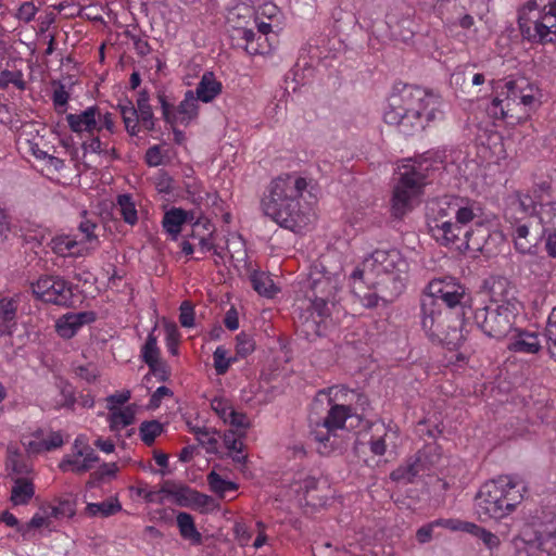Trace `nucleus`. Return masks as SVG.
Returning <instances> with one entry per match:
<instances>
[{
    "label": "nucleus",
    "instance_id": "nucleus-1",
    "mask_svg": "<svg viewBox=\"0 0 556 556\" xmlns=\"http://www.w3.org/2000/svg\"><path fill=\"white\" fill-rule=\"evenodd\" d=\"M442 99L433 92L413 85L396 89L389 99V109L384 112V122L397 126L400 132L412 136L426 126L442 118Z\"/></svg>",
    "mask_w": 556,
    "mask_h": 556
},
{
    "label": "nucleus",
    "instance_id": "nucleus-2",
    "mask_svg": "<svg viewBox=\"0 0 556 556\" xmlns=\"http://www.w3.org/2000/svg\"><path fill=\"white\" fill-rule=\"evenodd\" d=\"M306 179L292 174L273 179L261 199V210L280 227L293 232L303 231L311 223L301 211L300 199L306 189Z\"/></svg>",
    "mask_w": 556,
    "mask_h": 556
},
{
    "label": "nucleus",
    "instance_id": "nucleus-3",
    "mask_svg": "<svg viewBox=\"0 0 556 556\" xmlns=\"http://www.w3.org/2000/svg\"><path fill=\"white\" fill-rule=\"evenodd\" d=\"M486 285L490 304L476 308L473 320L485 336L500 340L514 329L520 302L516 298L515 287L507 278L492 277Z\"/></svg>",
    "mask_w": 556,
    "mask_h": 556
},
{
    "label": "nucleus",
    "instance_id": "nucleus-4",
    "mask_svg": "<svg viewBox=\"0 0 556 556\" xmlns=\"http://www.w3.org/2000/svg\"><path fill=\"white\" fill-rule=\"evenodd\" d=\"M526 488L514 476H500L486 481L476 495V509L481 518L502 519L513 513L523 498Z\"/></svg>",
    "mask_w": 556,
    "mask_h": 556
},
{
    "label": "nucleus",
    "instance_id": "nucleus-5",
    "mask_svg": "<svg viewBox=\"0 0 556 556\" xmlns=\"http://www.w3.org/2000/svg\"><path fill=\"white\" fill-rule=\"evenodd\" d=\"M464 312L452 311L442 306L431 296H421L420 324L431 341L456 349L463 341L460 331Z\"/></svg>",
    "mask_w": 556,
    "mask_h": 556
},
{
    "label": "nucleus",
    "instance_id": "nucleus-6",
    "mask_svg": "<svg viewBox=\"0 0 556 556\" xmlns=\"http://www.w3.org/2000/svg\"><path fill=\"white\" fill-rule=\"evenodd\" d=\"M368 278L381 286L384 302H392L404 290L407 262L397 250H376L363 262Z\"/></svg>",
    "mask_w": 556,
    "mask_h": 556
},
{
    "label": "nucleus",
    "instance_id": "nucleus-7",
    "mask_svg": "<svg viewBox=\"0 0 556 556\" xmlns=\"http://www.w3.org/2000/svg\"><path fill=\"white\" fill-rule=\"evenodd\" d=\"M518 25L528 41H556V0H529L519 11Z\"/></svg>",
    "mask_w": 556,
    "mask_h": 556
},
{
    "label": "nucleus",
    "instance_id": "nucleus-8",
    "mask_svg": "<svg viewBox=\"0 0 556 556\" xmlns=\"http://www.w3.org/2000/svg\"><path fill=\"white\" fill-rule=\"evenodd\" d=\"M430 166L429 157L425 155L415 159L410 164L402 166L391 199V212L394 217L402 218L412 211V201L421 192Z\"/></svg>",
    "mask_w": 556,
    "mask_h": 556
},
{
    "label": "nucleus",
    "instance_id": "nucleus-9",
    "mask_svg": "<svg viewBox=\"0 0 556 556\" xmlns=\"http://www.w3.org/2000/svg\"><path fill=\"white\" fill-rule=\"evenodd\" d=\"M30 287L34 295L46 303L66 307L73 304L72 283L61 276H41Z\"/></svg>",
    "mask_w": 556,
    "mask_h": 556
},
{
    "label": "nucleus",
    "instance_id": "nucleus-10",
    "mask_svg": "<svg viewBox=\"0 0 556 556\" xmlns=\"http://www.w3.org/2000/svg\"><path fill=\"white\" fill-rule=\"evenodd\" d=\"M357 415V407L353 403H333L331 404L328 414L321 420H317L315 426L312 427L311 434L314 440L319 443L329 441L333 431L344 428L348 418Z\"/></svg>",
    "mask_w": 556,
    "mask_h": 556
},
{
    "label": "nucleus",
    "instance_id": "nucleus-11",
    "mask_svg": "<svg viewBox=\"0 0 556 556\" xmlns=\"http://www.w3.org/2000/svg\"><path fill=\"white\" fill-rule=\"evenodd\" d=\"M422 296H431L442 306L448 307L452 311H463V299L465 298V288L452 278L434 279L428 285V293Z\"/></svg>",
    "mask_w": 556,
    "mask_h": 556
},
{
    "label": "nucleus",
    "instance_id": "nucleus-12",
    "mask_svg": "<svg viewBox=\"0 0 556 556\" xmlns=\"http://www.w3.org/2000/svg\"><path fill=\"white\" fill-rule=\"evenodd\" d=\"M350 280L352 293L358 299L363 306L371 308L377 306L379 300L383 301L381 286L377 285L376 278H368L364 266L356 268L352 273Z\"/></svg>",
    "mask_w": 556,
    "mask_h": 556
},
{
    "label": "nucleus",
    "instance_id": "nucleus-13",
    "mask_svg": "<svg viewBox=\"0 0 556 556\" xmlns=\"http://www.w3.org/2000/svg\"><path fill=\"white\" fill-rule=\"evenodd\" d=\"M431 236L444 247L454 250H462L463 240L468 233V228H465L454 219L441 222L440 219H430L428 223Z\"/></svg>",
    "mask_w": 556,
    "mask_h": 556
},
{
    "label": "nucleus",
    "instance_id": "nucleus-14",
    "mask_svg": "<svg viewBox=\"0 0 556 556\" xmlns=\"http://www.w3.org/2000/svg\"><path fill=\"white\" fill-rule=\"evenodd\" d=\"M527 87L526 78L511 79L505 83L506 96L504 99L495 97L489 111L496 118H506L514 110L515 105H519L521 100L522 88Z\"/></svg>",
    "mask_w": 556,
    "mask_h": 556
},
{
    "label": "nucleus",
    "instance_id": "nucleus-15",
    "mask_svg": "<svg viewBox=\"0 0 556 556\" xmlns=\"http://www.w3.org/2000/svg\"><path fill=\"white\" fill-rule=\"evenodd\" d=\"M515 248L522 254L532 253L538 247L544 232L540 230L536 220L511 224Z\"/></svg>",
    "mask_w": 556,
    "mask_h": 556
},
{
    "label": "nucleus",
    "instance_id": "nucleus-16",
    "mask_svg": "<svg viewBox=\"0 0 556 556\" xmlns=\"http://www.w3.org/2000/svg\"><path fill=\"white\" fill-rule=\"evenodd\" d=\"M534 201L530 195H517L505 210V218L508 223H523L535 220L533 213H536Z\"/></svg>",
    "mask_w": 556,
    "mask_h": 556
},
{
    "label": "nucleus",
    "instance_id": "nucleus-17",
    "mask_svg": "<svg viewBox=\"0 0 556 556\" xmlns=\"http://www.w3.org/2000/svg\"><path fill=\"white\" fill-rule=\"evenodd\" d=\"M97 115H99V108L92 105L78 114H67L66 122L73 132H88L92 135L94 130L101 131V127H98Z\"/></svg>",
    "mask_w": 556,
    "mask_h": 556
},
{
    "label": "nucleus",
    "instance_id": "nucleus-18",
    "mask_svg": "<svg viewBox=\"0 0 556 556\" xmlns=\"http://www.w3.org/2000/svg\"><path fill=\"white\" fill-rule=\"evenodd\" d=\"M99 462V456L90 446H85L78 450L75 457L64 458L59 467L62 471L71 470L75 473H84L89 471L96 463Z\"/></svg>",
    "mask_w": 556,
    "mask_h": 556
},
{
    "label": "nucleus",
    "instance_id": "nucleus-19",
    "mask_svg": "<svg viewBox=\"0 0 556 556\" xmlns=\"http://www.w3.org/2000/svg\"><path fill=\"white\" fill-rule=\"evenodd\" d=\"M96 319L92 312L66 314L56 321V332L64 339L73 338L78 329Z\"/></svg>",
    "mask_w": 556,
    "mask_h": 556
},
{
    "label": "nucleus",
    "instance_id": "nucleus-20",
    "mask_svg": "<svg viewBox=\"0 0 556 556\" xmlns=\"http://www.w3.org/2000/svg\"><path fill=\"white\" fill-rule=\"evenodd\" d=\"M489 228L481 223V220L476 222V226L468 228V233H466V238L463 240V247L460 252L472 251V252H490L488 249V240L490 238Z\"/></svg>",
    "mask_w": 556,
    "mask_h": 556
},
{
    "label": "nucleus",
    "instance_id": "nucleus-21",
    "mask_svg": "<svg viewBox=\"0 0 556 556\" xmlns=\"http://www.w3.org/2000/svg\"><path fill=\"white\" fill-rule=\"evenodd\" d=\"M450 211L453 213V219L465 228L472 227L470 224L476 225V222L480 220L481 217L480 207L475 202L463 198H456Z\"/></svg>",
    "mask_w": 556,
    "mask_h": 556
},
{
    "label": "nucleus",
    "instance_id": "nucleus-22",
    "mask_svg": "<svg viewBox=\"0 0 556 556\" xmlns=\"http://www.w3.org/2000/svg\"><path fill=\"white\" fill-rule=\"evenodd\" d=\"M521 545L518 546L520 556H551L554 552L552 545L542 542L535 533L525 530L520 536Z\"/></svg>",
    "mask_w": 556,
    "mask_h": 556
},
{
    "label": "nucleus",
    "instance_id": "nucleus-23",
    "mask_svg": "<svg viewBox=\"0 0 556 556\" xmlns=\"http://www.w3.org/2000/svg\"><path fill=\"white\" fill-rule=\"evenodd\" d=\"M516 330L508 349L516 353L535 354L540 351L541 344L538 334L534 332Z\"/></svg>",
    "mask_w": 556,
    "mask_h": 556
},
{
    "label": "nucleus",
    "instance_id": "nucleus-24",
    "mask_svg": "<svg viewBox=\"0 0 556 556\" xmlns=\"http://www.w3.org/2000/svg\"><path fill=\"white\" fill-rule=\"evenodd\" d=\"M18 302L13 298L0 299V336L11 334L16 325Z\"/></svg>",
    "mask_w": 556,
    "mask_h": 556
},
{
    "label": "nucleus",
    "instance_id": "nucleus-25",
    "mask_svg": "<svg viewBox=\"0 0 556 556\" xmlns=\"http://www.w3.org/2000/svg\"><path fill=\"white\" fill-rule=\"evenodd\" d=\"M83 242L70 236H58L51 240V248L54 253L61 256H84L89 253L88 248L81 247Z\"/></svg>",
    "mask_w": 556,
    "mask_h": 556
},
{
    "label": "nucleus",
    "instance_id": "nucleus-26",
    "mask_svg": "<svg viewBox=\"0 0 556 556\" xmlns=\"http://www.w3.org/2000/svg\"><path fill=\"white\" fill-rule=\"evenodd\" d=\"M222 92V84L216 80L213 72H205L197 88L195 97L204 103L213 101Z\"/></svg>",
    "mask_w": 556,
    "mask_h": 556
},
{
    "label": "nucleus",
    "instance_id": "nucleus-27",
    "mask_svg": "<svg viewBox=\"0 0 556 556\" xmlns=\"http://www.w3.org/2000/svg\"><path fill=\"white\" fill-rule=\"evenodd\" d=\"M332 397L330 399V403L334 401L344 400L346 403H353L354 407H357V415L359 412H365L366 407L369 405L368 399L366 395L356 392L354 390H348L345 387H332L329 390Z\"/></svg>",
    "mask_w": 556,
    "mask_h": 556
},
{
    "label": "nucleus",
    "instance_id": "nucleus-28",
    "mask_svg": "<svg viewBox=\"0 0 556 556\" xmlns=\"http://www.w3.org/2000/svg\"><path fill=\"white\" fill-rule=\"evenodd\" d=\"M189 219V213L182 208L173 207L164 214L162 225L173 239H177L182 225Z\"/></svg>",
    "mask_w": 556,
    "mask_h": 556
},
{
    "label": "nucleus",
    "instance_id": "nucleus-29",
    "mask_svg": "<svg viewBox=\"0 0 556 556\" xmlns=\"http://www.w3.org/2000/svg\"><path fill=\"white\" fill-rule=\"evenodd\" d=\"M177 526L180 535L191 542L193 545L202 543V534L197 530L193 517L185 511H181L176 517Z\"/></svg>",
    "mask_w": 556,
    "mask_h": 556
},
{
    "label": "nucleus",
    "instance_id": "nucleus-30",
    "mask_svg": "<svg viewBox=\"0 0 556 556\" xmlns=\"http://www.w3.org/2000/svg\"><path fill=\"white\" fill-rule=\"evenodd\" d=\"M35 495L34 483L26 478H17L11 491V502L13 505H26Z\"/></svg>",
    "mask_w": 556,
    "mask_h": 556
},
{
    "label": "nucleus",
    "instance_id": "nucleus-31",
    "mask_svg": "<svg viewBox=\"0 0 556 556\" xmlns=\"http://www.w3.org/2000/svg\"><path fill=\"white\" fill-rule=\"evenodd\" d=\"M136 110L138 112L142 126L149 131L153 130L155 119L152 106L150 105V94L147 89H142L139 91Z\"/></svg>",
    "mask_w": 556,
    "mask_h": 556
},
{
    "label": "nucleus",
    "instance_id": "nucleus-32",
    "mask_svg": "<svg viewBox=\"0 0 556 556\" xmlns=\"http://www.w3.org/2000/svg\"><path fill=\"white\" fill-rule=\"evenodd\" d=\"M527 530L535 533V536L545 544L552 545V548L556 547V517L552 516L548 520Z\"/></svg>",
    "mask_w": 556,
    "mask_h": 556
},
{
    "label": "nucleus",
    "instance_id": "nucleus-33",
    "mask_svg": "<svg viewBox=\"0 0 556 556\" xmlns=\"http://www.w3.org/2000/svg\"><path fill=\"white\" fill-rule=\"evenodd\" d=\"M536 226L542 225V231L544 235L556 230V202L543 203L540 205V210L536 212Z\"/></svg>",
    "mask_w": 556,
    "mask_h": 556
},
{
    "label": "nucleus",
    "instance_id": "nucleus-34",
    "mask_svg": "<svg viewBox=\"0 0 556 556\" xmlns=\"http://www.w3.org/2000/svg\"><path fill=\"white\" fill-rule=\"evenodd\" d=\"M118 109L125 124V129L130 136H137L139 132L140 117L138 112L130 100L126 104H118Z\"/></svg>",
    "mask_w": 556,
    "mask_h": 556
},
{
    "label": "nucleus",
    "instance_id": "nucleus-35",
    "mask_svg": "<svg viewBox=\"0 0 556 556\" xmlns=\"http://www.w3.org/2000/svg\"><path fill=\"white\" fill-rule=\"evenodd\" d=\"M55 387L62 397L60 402H56L55 408H67L73 410L75 403L77 402V397L75 396V388L63 378L56 379Z\"/></svg>",
    "mask_w": 556,
    "mask_h": 556
},
{
    "label": "nucleus",
    "instance_id": "nucleus-36",
    "mask_svg": "<svg viewBox=\"0 0 556 556\" xmlns=\"http://www.w3.org/2000/svg\"><path fill=\"white\" fill-rule=\"evenodd\" d=\"M109 421L112 431L119 430L135 421V410L131 406H127L124 409L116 408L110 410Z\"/></svg>",
    "mask_w": 556,
    "mask_h": 556
},
{
    "label": "nucleus",
    "instance_id": "nucleus-37",
    "mask_svg": "<svg viewBox=\"0 0 556 556\" xmlns=\"http://www.w3.org/2000/svg\"><path fill=\"white\" fill-rule=\"evenodd\" d=\"M116 208L125 223L135 225L138 222L136 205L129 194H119L117 197Z\"/></svg>",
    "mask_w": 556,
    "mask_h": 556
},
{
    "label": "nucleus",
    "instance_id": "nucleus-38",
    "mask_svg": "<svg viewBox=\"0 0 556 556\" xmlns=\"http://www.w3.org/2000/svg\"><path fill=\"white\" fill-rule=\"evenodd\" d=\"M334 294V286L330 278L320 276L316 279H313L311 282V294L307 296L312 298H321V299H332Z\"/></svg>",
    "mask_w": 556,
    "mask_h": 556
},
{
    "label": "nucleus",
    "instance_id": "nucleus-39",
    "mask_svg": "<svg viewBox=\"0 0 556 556\" xmlns=\"http://www.w3.org/2000/svg\"><path fill=\"white\" fill-rule=\"evenodd\" d=\"M207 483L210 485L211 491L222 498L226 496L227 492L236 491L238 489L237 483L229 480H225L224 478H222L220 475H218L215 471H211L207 475Z\"/></svg>",
    "mask_w": 556,
    "mask_h": 556
},
{
    "label": "nucleus",
    "instance_id": "nucleus-40",
    "mask_svg": "<svg viewBox=\"0 0 556 556\" xmlns=\"http://www.w3.org/2000/svg\"><path fill=\"white\" fill-rule=\"evenodd\" d=\"M252 288L261 295L273 296V280L264 273L254 271L250 276Z\"/></svg>",
    "mask_w": 556,
    "mask_h": 556
},
{
    "label": "nucleus",
    "instance_id": "nucleus-41",
    "mask_svg": "<svg viewBox=\"0 0 556 556\" xmlns=\"http://www.w3.org/2000/svg\"><path fill=\"white\" fill-rule=\"evenodd\" d=\"M163 431V426L157 420H149L141 422L139 433L142 442L150 446L154 443L155 438Z\"/></svg>",
    "mask_w": 556,
    "mask_h": 556
},
{
    "label": "nucleus",
    "instance_id": "nucleus-42",
    "mask_svg": "<svg viewBox=\"0 0 556 556\" xmlns=\"http://www.w3.org/2000/svg\"><path fill=\"white\" fill-rule=\"evenodd\" d=\"M121 509L122 506L117 500H115V502L90 503L86 507L89 516L101 515L103 517L112 516Z\"/></svg>",
    "mask_w": 556,
    "mask_h": 556
},
{
    "label": "nucleus",
    "instance_id": "nucleus-43",
    "mask_svg": "<svg viewBox=\"0 0 556 556\" xmlns=\"http://www.w3.org/2000/svg\"><path fill=\"white\" fill-rule=\"evenodd\" d=\"M53 94L52 101L55 110L59 113H64L70 100V92L66 90V86L62 81H52Z\"/></svg>",
    "mask_w": 556,
    "mask_h": 556
},
{
    "label": "nucleus",
    "instance_id": "nucleus-44",
    "mask_svg": "<svg viewBox=\"0 0 556 556\" xmlns=\"http://www.w3.org/2000/svg\"><path fill=\"white\" fill-rule=\"evenodd\" d=\"M156 326L148 334L147 341L142 346V359L147 365H151L154 361L159 359L160 350L157 348V338L154 334Z\"/></svg>",
    "mask_w": 556,
    "mask_h": 556
},
{
    "label": "nucleus",
    "instance_id": "nucleus-45",
    "mask_svg": "<svg viewBox=\"0 0 556 556\" xmlns=\"http://www.w3.org/2000/svg\"><path fill=\"white\" fill-rule=\"evenodd\" d=\"M14 85L18 90L26 89V81L21 71L3 70L0 73V88L8 89L10 85Z\"/></svg>",
    "mask_w": 556,
    "mask_h": 556
},
{
    "label": "nucleus",
    "instance_id": "nucleus-46",
    "mask_svg": "<svg viewBox=\"0 0 556 556\" xmlns=\"http://www.w3.org/2000/svg\"><path fill=\"white\" fill-rule=\"evenodd\" d=\"M199 99L194 96L192 90H188L185 93V99L180 102L178 106V112L182 115H186L188 119H191L198 115L199 105L197 103Z\"/></svg>",
    "mask_w": 556,
    "mask_h": 556
},
{
    "label": "nucleus",
    "instance_id": "nucleus-47",
    "mask_svg": "<svg viewBox=\"0 0 556 556\" xmlns=\"http://www.w3.org/2000/svg\"><path fill=\"white\" fill-rule=\"evenodd\" d=\"M192 432L195 434L197 440L201 445H206L208 451L216 448L217 439L214 437V431L206 427H194Z\"/></svg>",
    "mask_w": 556,
    "mask_h": 556
},
{
    "label": "nucleus",
    "instance_id": "nucleus-48",
    "mask_svg": "<svg viewBox=\"0 0 556 556\" xmlns=\"http://www.w3.org/2000/svg\"><path fill=\"white\" fill-rule=\"evenodd\" d=\"M457 197H443L437 202V214L432 219L452 220L453 213H451L452 204Z\"/></svg>",
    "mask_w": 556,
    "mask_h": 556
},
{
    "label": "nucleus",
    "instance_id": "nucleus-49",
    "mask_svg": "<svg viewBox=\"0 0 556 556\" xmlns=\"http://www.w3.org/2000/svg\"><path fill=\"white\" fill-rule=\"evenodd\" d=\"M255 350L254 339L244 332L237 336L236 352L240 357H247Z\"/></svg>",
    "mask_w": 556,
    "mask_h": 556
},
{
    "label": "nucleus",
    "instance_id": "nucleus-50",
    "mask_svg": "<svg viewBox=\"0 0 556 556\" xmlns=\"http://www.w3.org/2000/svg\"><path fill=\"white\" fill-rule=\"evenodd\" d=\"M75 501L72 498H64L60 500L59 504L51 508V516L55 518H71L75 515Z\"/></svg>",
    "mask_w": 556,
    "mask_h": 556
},
{
    "label": "nucleus",
    "instance_id": "nucleus-51",
    "mask_svg": "<svg viewBox=\"0 0 556 556\" xmlns=\"http://www.w3.org/2000/svg\"><path fill=\"white\" fill-rule=\"evenodd\" d=\"M372 427L376 429L377 432H383L382 435H378L377 438H371L369 441V446L371 453L378 456H382L386 453L387 446L384 441V435L387 434V430L383 424H375Z\"/></svg>",
    "mask_w": 556,
    "mask_h": 556
},
{
    "label": "nucleus",
    "instance_id": "nucleus-52",
    "mask_svg": "<svg viewBox=\"0 0 556 556\" xmlns=\"http://www.w3.org/2000/svg\"><path fill=\"white\" fill-rule=\"evenodd\" d=\"M165 334H166V344L168 351L176 355L178 353V342H179V331L177 325L174 323H165Z\"/></svg>",
    "mask_w": 556,
    "mask_h": 556
},
{
    "label": "nucleus",
    "instance_id": "nucleus-53",
    "mask_svg": "<svg viewBox=\"0 0 556 556\" xmlns=\"http://www.w3.org/2000/svg\"><path fill=\"white\" fill-rule=\"evenodd\" d=\"M214 368L216 370L217 375H224L227 372L229 366H230V358H227V351L223 346H218L214 354Z\"/></svg>",
    "mask_w": 556,
    "mask_h": 556
},
{
    "label": "nucleus",
    "instance_id": "nucleus-54",
    "mask_svg": "<svg viewBox=\"0 0 556 556\" xmlns=\"http://www.w3.org/2000/svg\"><path fill=\"white\" fill-rule=\"evenodd\" d=\"M179 323L185 328L194 326V308L191 302L184 301L179 307Z\"/></svg>",
    "mask_w": 556,
    "mask_h": 556
},
{
    "label": "nucleus",
    "instance_id": "nucleus-55",
    "mask_svg": "<svg viewBox=\"0 0 556 556\" xmlns=\"http://www.w3.org/2000/svg\"><path fill=\"white\" fill-rule=\"evenodd\" d=\"M97 227H98V225L96 222L87 219V218H84L79 223L78 229L83 235H85V240L81 241L83 243L84 242H89V243L96 242L97 244L99 243L98 236L94 233V230Z\"/></svg>",
    "mask_w": 556,
    "mask_h": 556
},
{
    "label": "nucleus",
    "instance_id": "nucleus-56",
    "mask_svg": "<svg viewBox=\"0 0 556 556\" xmlns=\"http://www.w3.org/2000/svg\"><path fill=\"white\" fill-rule=\"evenodd\" d=\"M214 505V500L213 497L206 495V494H203V493H200L195 490H192V494H191V501H190V506L191 508H202V509H208L211 506Z\"/></svg>",
    "mask_w": 556,
    "mask_h": 556
},
{
    "label": "nucleus",
    "instance_id": "nucleus-57",
    "mask_svg": "<svg viewBox=\"0 0 556 556\" xmlns=\"http://www.w3.org/2000/svg\"><path fill=\"white\" fill-rule=\"evenodd\" d=\"M211 407L224 420V422L228 421V414L230 409H233L228 401L223 397H214L211 401Z\"/></svg>",
    "mask_w": 556,
    "mask_h": 556
},
{
    "label": "nucleus",
    "instance_id": "nucleus-58",
    "mask_svg": "<svg viewBox=\"0 0 556 556\" xmlns=\"http://www.w3.org/2000/svg\"><path fill=\"white\" fill-rule=\"evenodd\" d=\"M228 417L227 422L237 429H247L250 426L249 419L244 413L230 409Z\"/></svg>",
    "mask_w": 556,
    "mask_h": 556
},
{
    "label": "nucleus",
    "instance_id": "nucleus-59",
    "mask_svg": "<svg viewBox=\"0 0 556 556\" xmlns=\"http://www.w3.org/2000/svg\"><path fill=\"white\" fill-rule=\"evenodd\" d=\"M192 489L187 485L179 484L177 491H175V502L178 506L189 507L191 501Z\"/></svg>",
    "mask_w": 556,
    "mask_h": 556
},
{
    "label": "nucleus",
    "instance_id": "nucleus-60",
    "mask_svg": "<svg viewBox=\"0 0 556 556\" xmlns=\"http://www.w3.org/2000/svg\"><path fill=\"white\" fill-rule=\"evenodd\" d=\"M37 9L33 2H24L20 5L16 16L20 21L28 23L34 18Z\"/></svg>",
    "mask_w": 556,
    "mask_h": 556
},
{
    "label": "nucleus",
    "instance_id": "nucleus-61",
    "mask_svg": "<svg viewBox=\"0 0 556 556\" xmlns=\"http://www.w3.org/2000/svg\"><path fill=\"white\" fill-rule=\"evenodd\" d=\"M312 302V308L319 317H326L330 315L328 302L330 299L312 298L308 296Z\"/></svg>",
    "mask_w": 556,
    "mask_h": 556
},
{
    "label": "nucleus",
    "instance_id": "nucleus-62",
    "mask_svg": "<svg viewBox=\"0 0 556 556\" xmlns=\"http://www.w3.org/2000/svg\"><path fill=\"white\" fill-rule=\"evenodd\" d=\"M130 399V391L126 390L121 393H115L106 397L108 409L114 410L117 405H123Z\"/></svg>",
    "mask_w": 556,
    "mask_h": 556
},
{
    "label": "nucleus",
    "instance_id": "nucleus-63",
    "mask_svg": "<svg viewBox=\"0 0 556 556\" xmlns=\"http://www.w3.org/2000/svg\"><path fill=\"white\" fill-rule=\"evenodd\" d=\"M150 372L153 374L160 381H166L169 377V371L167 369L166 364L160 362L159 359L148 365Z\"/></svg>",
    "mask_w": 556,
    "mask_h": 556
},
{
    "label": "nucleus",
    "instance_id": "nucleus-64",
    "mask_svg": "<svg viewBox=\"0 0 556 556\" xmlns=\"http://www.w3.org/2000/svg\"><path fill=\"white\" fill-rule=\"evenodd\" d=\"M545 331L548 341L556 346V308H554L548 316Z\"/></svg>",
    "mask_w": 556,
    "mask_h": 556
}]
</instances>
